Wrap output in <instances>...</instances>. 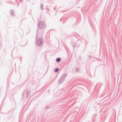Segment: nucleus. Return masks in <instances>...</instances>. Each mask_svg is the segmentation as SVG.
I'll list each match as a JSON object with an SVG mask.
<instances>
[{
	"label": "nucleus",
	"mask_w": 122,
	"mask_h": 122,
	"mask_svg": "<svg viewBox=\"0 0 122 122\" xmlns=\"http://www.w3.org/2000/svg\"><path fill=\"white\" fill-rule=\"evenodd\" d=\"M49 108V106H46V109H47L48 108Z\"/></svg>",
	"instance_id": "obj_5"
},
{
	"label": "nucleus",
	"mask_w": 122,
	"mask_h": 122,
	"mask_svg": "<svg viewBox=\"0 0 122 122\" xmlns=\"http://www.w3.org/2000/svg\"><path fill=\"white\" fill-rule=\"evenodd\" d=\"M61 61V59L59 58H58L56 59V61L57 62H59Z\"/></svg>",
	"instance_id": "obj_2"
},
{
	"label": "nucleus",
	"mask_w": 122,
	"mask_h": 122,
	"mask_svg": "<svg viewBox=\"0 0 122 122\" xmlns=\"http://www.w3.org/2000/svg\"><path fill=\"white\" fill-rule=\"evenodd\" d=\"M50 90H48V92H50Z\"/></svg>",
	"instance_id": "obj_6"
},
{
	"label": "nucleus",
	"mask_w": 122,
	"mask_h": 122,
	"mask_svg": "<svg viewBox=\"0 0 122 122\" xmlns=\"http://www.w3.org/2000/svg\"><path fill=\"white\" fill-rule=\"evenodd\" d=\"M59 70V69L58 68H57L55 70V71L56 72L58 71Z\"/></svg>",
	"instance_id": "obj_3"
},
{
	"label": "nucleus",
	"mask_w": 122,
	"mask_h": 122,
	"mask_svg": "<svg viewBox=\"0 0 122 122\" xmlns=\"http://www.w3.org/2000/svg\"><path fill=\"white\" fill-rule=\"evenodd\" d=\"M30 89L29 88L28 89H27V92L26 93V98H28L29 97L30 94Z\"/></svg>",
	"instance_id": "obj_1"
},
{
	"label": "nucleus",
	"mask_w": 122,
	"mask_h": 122,
	"mask_svg": "<svg viewBox=\"0 0 122 122\" xmlns=\"http://www.w3.org/2000/svg\"><path fill=\"white\" fill-rule=\"evenodd\" d=\"M117 119L118 121L119 122H122V121H119V119L118 118H117Z\"/></svg>",
	"instance_id": "obj_4"
},
{
	"label": "nucleus",
	"mask_w": 122,
	"mask_h": 122,
	"mask_svg": "<svg viewBox=\"0 0 122 122\" xmlns=\"http://www.w3.org/2000/svg\"><path fill=\"white\" fill-rule=\"evenodd\" d=\"M23 92L22 93V95H23Z\"/></svg>",
	"instance_id": "obj_7"
}]
</instances>
